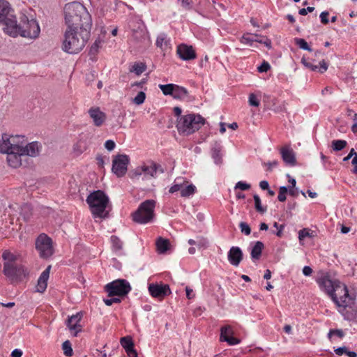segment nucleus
<instances>
[{"label":"nucleus","mask_w":357,"mask_h":357,"mask_svg":"<svg viewBox=\"0 0 357 357\" xmlns=\"http://www.w3.org/2000/svg\"><path fill=\"white\" fill-rule=\"evenodd\" d=\"M317 283L338 307L345 308L353 303V298L349 294L347 287L340 281L324 275L317 280Z\"/></svg>","instance_id":"f257e3e1"},{"label":"nucleus","mask_w":357,"mask_h":357,"mask_svg":"<svg viewBox=\"0 0 357 357\" xmlns=\"http://www.w3.org/2000/svg\"><path fill=\"white\" fill-rule=\"evenodd\" d=\"M91 27H67L63 33L62 50L68 54L82 51L90 38Z\"/></svg>","instance_id":"f03ea898"},{"label":"nucleus","mask_w":357,"mask_h":357,"mask_svg":"<svg viewBox=\"0 0 357 357\" xmlns=\"http://www.w3.org/2000/svg\"><path fill=\"white\" fill-rule=\"evenodd\" d=\"M22 151L27 155L36 157L39 154L40 146L38 142H33L27 144V140L24 135H8L3 134L0 140V152Z\"/></svg>","instance_id":"7ed1b4c3"},{"label":"nucleus","mask_w":357,"mask_h":357,"mask_svg":"<svg viewBox=\"0 0 357 357\" xmlns=\"http://www.w3.org/2000/svg\"><path fill=\"white\" fill-rule=\"evenodd\" d=\"M64 17L67 27H87L92 25L91 15L86 8L78 2L66 4Z\"/></svg>","instance_id":"20e7f679"},{"label":"nucleus","mask_w":357,"mask_h":357,"mask_svg":"<svg viewBox=\"0 0 357 357\" xmlns=\"http://www.w3.org/2000/svg\"><path fill=\"white\" fill-rule=\"evenodd\" d=\"M86 202L94 218H105L108 212L106 211L109 205V197L102 190H96L90 193Z\"/></svg>","instance_id":"39448f33"},{"label":"nucleus","mask_w":357,"mask_h":357,"mask_svg":"<svg viewBox=\"0 0 357 357\" xmlns=\"http://www.w3.org/2000/svg\"><path fill=\"white\" fill-rule=\"evenodd\" d=\"M2 258L5 261L3 273L10 282H17L25 275L23 266L16 263V255L8 250H5L2 254Z\"/></svg>","instance_id":"423d86ee"},{"label":"nucleus","mask_w":357,"mask_h":357,"mask_svg":"<svg viewBox=\"0 0 357 357\" xmlns=\"http://www.w3.org/2000/svg\"><path fill=\"white\" fill-rule=\"evenodd\" d=\"M204 122V119L199 114H187L176 119V127L179 134L189 135L198 130Z\"/></svg>","instance_id":"0eeeda50"},{"label":"nucleus","mask_w":357,"mask_h":357,"mask_svg":"<svg viewBox=\"0 0 357 357\" xmlns=\"http://www.w3.org/2000/svg\"><path fill=\"white\" fill-rule=\"evenodd\" d=\"M40 28L38 22L33 17L23 15L20 18L19 35L22 37L35 40L39 37Z\"/></svg>","instance_id":"6e6552de"},{"label":"nucleus","mask_w":357,"mask_h":357,"mask_svg":"<svg viewBox=\"0 0 357 357\" xmlns=\"http://www.w3.org/2000/svg\"><path fill=\"white\" fill-rule=\"evenodd\" d=\"M155 202L148 199L140 204L137 210L132 214V219L139 224H146L151 222L154 217Z\"/></svg>","instance_id":"1a4fd4ad"},{"label":"nucleus","mask_w":357,"mask_h":357,"mask_svg":"<svg viewBox=\"0 0 357 357\" xmlns=\"http://www.w3.org/2000/svg\"><path fill=\"white\" fill-rule=\"evenodd\" d=\"M180 192L181 197H189L193 195L196 191V186L191 183L186 178L178 177L174 180V184L169 190V193Z\"/></svg>","instance_id":"9d476101"},{"label":"nucleus","mask_w":357,"mask_h":357,"mask_svg":"<svg viewBox=\"0 0 357 357\" xmlns=\"http://www.w3.org/2000/svg\"><path fill=\"white\" fill-rule=\"evenodd\" d=\"M105 290L109 296L127 295L131 290L130 283L123 279L116 280L105 286Z\"/></svg>","instance_id":"9b49d317"},{"label":"nucleus","mask_w":357,"mask_h":357,"mask_svg":"<svg viewBox=\"0 0 357 357\" xmlns=\"http://www.w3.org/2000/svg\"><path fill=\"white\" fill-rule=\"evenodd\" d=\"M158 170L160 172H163L160 165L150 161L136 167L131 173V178H139L142 174L144 176L155 177Z\"/></svg>","instance_id":"f8f14e48"},{"label":"nucleus","mask_w":357,"mask_h":357,"mask_svg":"<svg viewBox=\"0 0 357 357\" xmlns=\"http://www.w3.org/2000/svg\"><path fill=\"white\" fill-rule=\"evenodd\" d=\"M36 248L43 258H48L53 254L52 240L45 234H41L37 238Z\"/></svg>","instance_id":"ddd939ff"},{"label":"nucleus","mask_w":357,"mask_h":357,"mask_svg":"<svg viewBox=\"0 0 357 357\" xmlns=\"http://www.w3.org/2000/svg\"><path fill=\"white\" fill-rule=\"evenodd\" d=\"M130 162L129 157L126 154H119L112 160V172L118 177L123 176Z\"/></svg>","instance_id":"4468645a"},{"label":"nucleus","mask_w":357,"mask_h":357,"mask_svg":"<svg viewBox=\"0 0 357 357\" xmlns=\"http://www.w3.org/2000/svg\"><path fill=\"white\" fill-rule=\"evenodd\" d=\"M92 124L98 128L103 126L107 121V114L98 106H93L87 111Z\"/></svg>","instance_id":"2eb2a0df"},{"label":"nucleus","mask_w":357,"mask_h":357,"mask_svg":"<svg viewBox=\"0 0 357 357\" xmlns=\"http://www.w3.org/2000/svg\"><path fill=\"white\" fill-rule=\"evenodd\" d=\"M148 289L151 296L159 300L163 299L165 296L171 294V290L168 284L152 283L149 285Z\"/></svg>","instance_id":"dca6fc26"},{"label":"nucleus","mask_w":357,"mask_h":357,"mask_svg":"<svg viewBox=\"0 0 357 357\" xmlns=\"http://www.w3.org/2000/svg\"><path fill=\"white\" fill-rule=\"evenodd\" d=\"M3 31L4 32L12 37H17L19 36L20 24H17L16 17L9 14L5 20H3Z\"/></svg>","instance_id":"f3484780"},{"label":"nucleus","mask_w":357,"mask_h":357,"mask_svg":"<svg viewBox=\"0 0 357 357\" xmlns=\"http://www.w3.org/2000/svg\"><path fill=\"white\" fill-rule=\"evenodd\" d=\"M82 319V313L77 312L75 314L68 317L66 321L67 327L68 328L71 334L75 337L77 336L78 333L82 330V326L80 324Z\"/></svg>","instance_id":"a211bd4d"},{"label":"nucleus","mask_w":357,"mask_h":357,"mask_svg":"<svg viewBox=\"0 0 357 357\" xmlns=\"http://www.w3.org/2000/svg\"><path fill=\"white\" fill-rule=\"evenodd\" d=\"M6 153V160L9 166L13 168H17L22 164L23 158L28 156L26 153L22 151H13V150H9L8 152H2Z\"/></svg>","instance_id":"6ab92c4d"},{"label":"nucleus","mask_w":357,"mask_h":357,"mask_svg":"<svg viewBox=\"0 0 357 357\" xmlns=\"http://www.w3.org/2000/svg\"><path fill=\"white\" fill-rule=\"evenodd\" d=\"M132 40L140 48L145 47L149 43L146 31L140 27L133 31Z\"/></svg>","instance_id":"aec40b11"},{"label":"nucleus","mask_w":357,"mask_h":357,"mask_svg":"<svg viewBox=\"0 0 357 357\" xmlns=\"http://www.w3.org/2000/svg\"><path fill=\"white\" fill-rule=\"evenodd\" d=\"M177 54L183 60H192L196 58V54L193 47L187 45L181 44L177 47Z\"/></svg>","instance_id":"412c9836"},{"label":"nucleus","mask_w":357,"mask_h":357,"mask_svg":"<svg viewBox=\"0 0 357 357\" xmlns=\"http://www.w3.org/2000/svg\"><path fill=\"white\" fill-rule=\"evenodd\" d=\"M243 259V252L240 248L233 246L228 252V260L231 265L238 266Z\"/></svg>","instance_id":"4be33fe9"},{"label":"nucleus","mask_w":357,"mask_h":357,"mask_svg":"<svg viewBox=\"0 0 357 357\" xmlns=\"http://www.w3.org/2000/svg\"><path fill=\"white\" fill-rule=\"evenodd\" d=\"M280 153L284 162L291 166L296 165V158L294 153L289 147H282L280 149Z\"/></svg>","instance_id":"5701e85b"},{"label":"nucleus","mask_w":357,"mask_h":357,"mask_svg":"<svg viewBox=\"0 0 357 357\" xmlns=\"http://www.w3.org/2000/svg\"><path fill=\"white\" fill-rule=\"evenodd\" d=\"M51 266H49L40 275L38 280L36 289L38 292L43 293L45 291L47 286Z\"/></svg>","instance_id":"b1692460"},{"label":"nucleus","mask_w":357,"mask_h":357,"mask_svg":"<svg viewBox=\"0 0 357 357\" xmlns=\"http://www.w3.org/2000/svg\"><path fill=\"white\" fill-rule=\"evenodd\" d=\"M301 62L306 68L312 71H318L321 73L326 72L328 67L327 63L324 59L319 62V66L312 64L311 62L307 61L305 58L301 59Z\"/></svg>","instance_id":"393cba45"},{"label":"nucleus","mask_w":357,"mask_h":357,"mask_svg":"<svg viewBox=\"0 0 357 357\" xmlns=\"http://www.w3.org/2000/svg\"><path fill=\"white\" fill-rule=\"evenodd\" d=\"M222 147L220 142H215L212 145L211 150V157L216 165H221L222 162Z\"/></svg>","instance_id":"a878e982"},{"label":"nucleus","mask_w":357,"mask_h":357,"mask_svg":"<svg viewBox=\"0 0 357 357\" xmlns=\"http://www.w3.org/2000/svg\"><path fill=\"white\" fill-rule=\"evenodd\" d=\"M169 241L167 239H165L160 237L156 241L157 251L159 254H164L169 249Z\"/></svg>","instance_id":"bb28decb"},{"label":"nucleus","mask_w":357,"mask_h":357,"mask_svg":"<svg viewBox=\"0 0 357 357\" xmlns=\"http://www.w3.org/2000/svg\"><path fill=\"white\" fill-rule=\"evenodd\" d=\"M10 13L9 3L3 0H0V23Z\"/></svg>","instance_id":"cd10ccee"},{"label":"nucleus","mask_w":357,"mask_h":357,"mask_svg":"<svg viewBox=\"0 0 357 357\" xmlns=\"http://www.w3.org/2000/svg\"><path fill=\"white\" fill-rule=\"evenodd\" d=\"M264 248V243L257 241L251 250V257L253 260H258L261 255Z\"/></svg>","instance_id":"c85d7f7f"},{"label":"nucleus","mask_w":357,"mask_h":357,"mask_svg":"<svg viewBox=\"0 0 357 357\" xmlns=\"http://www.w3.org/2000/svg\"><path fill=\"white\" fill-rule=\"evenodd\" d=\"M156 45L163 50H167L169 48V40L167 39L165 34L162 33L158 36L156 40Z\"/></svg>","instance_id":"c756f323"},{"label":"nucleus","mask_w":357,"mask_h":357,"mask_svg":"<svg viewBox=\"0 0 357 357\" xmlns=\"http://www.w3.org/2000/svg\"><path fill=\"white\" fill-rule=\"evenodd\" d=\"M164 95L172 96L174 98L184 100L187 97L188 91H162Z\"/></svg>","instance_id":"7c9ffc66"},{"label":"nucleus","mask_w":357,"mask_h":357,"mask_svg":"<svg viewBox=\"0 0 357 357\" xmlns=\"http://www.w3.org/2000/svg\"><path fill=\"white\" fill-rule=\"evenodd\" d=\"M146 68V66L145 63L142 62H137L131 66L130 71L135 73L137 75H139L145 71Z\"/></svg>","instance_id":"2f4dec72"},{"label":"nucleus","mask_w":357,"mask_h":357,"mask_svg":"<svg viewBox=\"0 0 357 357\" xmlns=\"http://www.w3.org/2000/svg\"><path fill=\"white\" fill-rule=\"evenodd\" d=\"M120 343L126 351H129L134 347V343L132 338L126 336L121 338Z\"/></svg>","instance_id":"473e14b6"},{"label":"nucleus","mask_w":357,"mask_h":357,"mask_svg":"<svg viewBox=\"0 0 357 357\" xmlns=\"http://www.w3.org/2000/svg\"><path fill=\"white\" fill-rule=\"evenodd\" d=\"M255 42L265 45L268 49L272 47L271 40L266 36L254 34Z\"/></svg>","instance_id":"72a5a7b5"},{"label":"nucleus","mask_w":357,"mask_h":357,"mask_svg":"<svg viewBox=\"0 0 357 357\" xmlns=\"http://www.w3.org/2000/svg\"><path fill=\"white\" fill-rule=\"evenodd\" d=\"M62 349L66 356L70 357L73 354L71 343L69 340H66L62 344Z\"/></svg>","instance_id":"f704fd0d"},{"label":"nucleus","mask_w":357,"mask_h":357,"mask_svg":"<svg viewBox=\"0 0 357 357\" xmlns=\"http://www.w3.org/2000/svg\"><path fill=\"white\" fill-rule=\"evenodd\" d=\"M233 335L232 328L229 326H224L220 330V340L223 341L225 338L229 337Z\"/></svg>","instance_id":"c9c22d12"},{"label":"nucleus","mask_w":357,"mask_h":357,"mask_svg":"<svg viewBox=\"0 0 357 357\" xmlns=\"http://www.w3.org/2000/svg\"><path fill=\"white\" fill-rule=\"evenodd\" d=\"M347 143L345 140L338 139L332 142V147L334 151H338L344 149Z\"/></svg>","instance_id":"e433bc0d"},{"label":"nucleus","mask_w":357,"mask_h":357,"mask_svg":"<svg viewBox=\"0 0 357 357\" xmlns=\"http://www.w3.org/2000/svg\"><path fill=\"white\" fill-rule=\"evenodd\" d=\"M261 96L255 93H251L249 96L248 102L249 105L253 107H258L260 102Z\"/></svg>","instance_id":"4c0bfd02"},{"label":"nucleus","mask_w":357,"mask_h":357,"mask_svg":"<svg viewBox=\"0 0 357 357\" xmlns=\"http://www.w3.org/2000/svg\"><path fill=\"white\" fill-rule=\"evenodd\" d=\"M240 42L242 44L252 46V43L255 42V37H253L250 33H245L240 38Z\"/></svg>","instance_id":"58836bf2"},{"label":"nucleus","mask_w":357,"mask_h":357,"mask_svg":"<svg viewBox=\"0 0 357 357\" xmlns=\"http://www.w3.org/2000/svg\"><path fill=\"white\" fill-rule=\"evenodd\" d=\"M294 41L296 45H298L301 49L312 52V50L310 47L305 40L296 38L294 39Z\"/></svg>","instance_id":"ea45409f"},{"label":"nucleus","mask_w":357,"mask_h":357,"mask_svg":"<svg viewBox=\"0 0 357 357\" xmlns=\"http://www.w3.org/2000/svg\"><path fill=\"white\" fill-rule=\"evenodd\" d=\"M145 98H146L145 93L142 91H140L137 93V95L134 98H132V101L135 105H142L144 102Z\"/></svg>","instance_id":"a19ab883"},{"label":"nucleus","mask_w":357,"mask_h":357,"mask_svg":"<svg viewBox=\"0 0 357 357\" xmlns=\"http://www.w3.org/2000/svg\"><path fill=\"white\" fill-rule=\"evenodd\" d=\"M253 198L255 201V209L259 213H264L266 211V208L262 207L260 197L257 195H255Z\"/></svg>","instance_id":"79ce46f5"},{"label":"nucleus","mask_w":357,"mask_h":357,"mask_svg":"<svg viewBox=\"0 0 357 357\" xmlns=\"http://www.w3.org/2000/svg\"><path fill=\"white\" fill-rule=\"evenodd\" d=\"M111 242L112 247L115 250H119L122 248V243L118 237L112 236L111 237Z\"/></svg>","instance_id":"37998d69"},{"label":"nucleus","mask_w":357,"mask_h":357,"mask_svg":"<svg viewBox=\"0 0 357 357\" xmlns=\"http://www.w3.org/2000/svg\"><path fill=\"white\" fill-rule=\"evenodd\" d=\"M288 192V188L286 186H281L279 189V194L278 199L280 202H284L287 199L286 194Z\"/></svg>","instance_id":"c03bdc74"},{"label":"nucleus","mask_w":357,"mask_h":357,"mask_svg":"<svg viewBox=\"0 0 357 357\" xmlns=\"http://www.w3.org/2000/svg\"><path fill=\"white\" fill-rule=\"evenodd\" d=\"M102 43V41L100 38L96 39L91 47L90 53L96 54L98 49L101 47Z\"/></svg>","instance_id":"a18cd8bd"},{"label":"nucleus","mask_w":357,"mask_h":357,"mask_svg":"<svg viewBox=\"0 0 357 357\" xmlns=\"http://www.w3.org/2000/svg\"><path fill=\"white\" fill-rule=\"evenodd\" d=\"M332 335H336L340 338H342L344 336V333L341 329H332L330 330L328 336L331 338Z\"/></svg>","instance_id":"49530a36"},{"label":"nucleus","mask_w":357,"mask_h":357,"mask_svg":"<svg viewBox=\"0 0 357 357\" xmlns=\"http://www.w3.org/2000/svg\"><path fill=\"white\" fill-rule=\"evenodd\" d=\"M158 87L160 89H185L184 87L177 86L174 84H159Z\"/></svg>","instance_id":"de8ad7c7"},{"label":"nucleus","mask_w":357,"mask_h":357,"mask_svg":"<svg viewBox=\"0 0 357 357\" xmlns=\"http://www.w3.org/2000/svg\"><path fill=\"white\" fill-rule=\"evenodd\" d=\"M239 227H240L242 233L245 234V235L250 234V232H251L250 227L246 222H241L239 224Z\"/></svg>","instance_id":"09e8293b"},{"label":"nucleus","mask_w":357,"mask_h":357,"mask_svg":"<svg viewBox=\"0 0 357 357\" xmlns=\"http://www.w3.org/2000/svg\"><path fill=\"white\" fill-rule=\"evenodd\" d=\"M312 236L308 229H303L298 232V238L301 241L306 237Z\"/></svg>","instance_id":"8fccbe9b"},{"label":"nucleus","mask_w":357,"mask_h":357,"mask_svg":"<svg viewBox=\"0 0 357 357\" xmlns=\"http://www.w3.org/2000/svg\"><path fill=\"white\" fill-rule=\"evenodd\" d=\"M234 188L235 190L240 189L241 190H247L250 188V185L243 181H238V183H236Z\"/></svg>","instance_id":"3c124183"},{"label":"nucleus","mask_w":357,"mask_h":357,"mask_svg":"<svg viewBox=\"0 0 357 357\" xmlns=\"http://www.w3.org/2000/svg\"><path fill=\"white\" fill-rule=\"evenodd\" d=\"M271 68L270 64L267 61H264L258 68L259 73H266Z\"/></svg>","instance_id":"603ef678"},{"label":"nucleus","mask_w":357,"mask_h":357,"mask_svg":"<svg viewBox=\"0 0 357 357\" xmlns=\"http://www.w3.org/2000/svg\"><path fill=\"white\" fill-rule=\"evenodd\" d=\"M223 341L227 342L229 345H236L240 342V340L234 337L233 336V335H231L230 337H229L228 338L227 337L225 338V340Z\"/></svg>","instance_id":"864d4df0"},{"label":"nucleus","mask_w":357,"mask_h":357,"mask_svg":"<svg viewBox=\"0 0 357 357\" xmlns=\"http://www.w3.org/2000/svg\"><path fill=\"white\" fill-rule=\"evenodd\" d=\"M107 158V160H109V158L106 157V156H103L102 155H98L96 156V161H97V165H98V167L100 168H103L104 167V165H105V159Z\"/></svg>","instance_id":"5fc2aeb1"},{"label":"nucleus","mask_w":357,"mask_h":357,"mask_svg":"<svg viewBox=\"0 0 357 357\" xmlns=\"http://www.w3.org/2000/svg\"><path fill=\"white\" fill-rule=\"evenodd\" d=\"M115 146L116 144L113 140L109 139L105 142V148L109 151L114 150Z\"/></svg>","instance_id":"6e6d98bb"},{"label":"nucleus","mask_w":357,"mask_h":357,"mask_svg":"<svg viewBox=\"0 0 357 357\" xmlns=\"http://www.w3.org/2000/svg\"><path fill=\"white\" fill-rule=\"evenodd\" d=\"M120 302H121V299L118 298H112L104 299V303L107 306H110L113 303H119Z\"/></svg>","instance_id":"4d7b16f0"},{"label":"nucleus","mask_w":357,"mask_h":357,"mask_svg":"<svg viewBox=\"0 0 357 357\" xmlns=\"http://www.w3.org/2000/svg\"><path fill=\"white\" fill-rule=\"evenodd\" d=\"M181 2V6L188 10H190L192 8V0H178Z\"/></svg>","instance_id":"13d9d810"},{"label":"nucleus","mask_w":357,"mask_h":357,"mask_svg":"<svg viewBox=\"0 0 357 357\" xmlns=\"http://www.w3.org/2000/svg\"><path fill=\"white\" fill-rule=\"evenodd\" d=\"M208 242L206 238H199L197 240V245L200 248H206L208 246Z\"/></svg>","instance_id":"bf43d9fd"},{"label":"nucleus","mask_w":357,"mask_h":357,"mask_svg":"<svg viewBox=\"0 0 357 357\" xmlns=\"http://www.w3.org/2000/svg\"><path fill=\"white\" fill-rule=\"evenodd\" d=\"M329 15V13L328 11H324L320 14V19L321 23L326 24L328 23V16Z\"/></svg>","instance_id":"052dcab7"},{"label":"nucleus","mask_w":357,"mask_h":357,"mask_svg":"<svg viewBox=\"0 0 357 357\" xmlns=\"http://www.w3.org/2000/svg\"><path fill=\"white\" fill-rule=\"evenodd\" d=\"M347 351L348 350L346 347H338L336 349H335V354L338 356H342L344 354L347 355Z\"/></svg>","instance_id":"680f3d73"},{"label":"nucleus","mask_w":357,"mask_h":357,"mask_svg":"<svg viewBox=\"0 0 357 357\" xmlns=\"http://www.w3.org/2000/svg\"><path fill=\"white\" fill-rule=\"evenodd\" d=\"M273 226H274V227L276 228V229H278V232L276 233V235L278 236H281L282 231L284 228V226L282 225H279L277 222H275Z\"/></svg>","instance_id":"e2e57ef3"},{"label":"nucleus","mask_w":357,"mask_h":357,"mask_svg":"<svg viewBox=\"0 0 357 357\" xmlns=\"http://www.w3.org/2000/svg\"><path fill=\"white\" fill-rule=\"evenodd\" d=\"M312 269L308 266H305L303 268V273L305 276H310L312 274Z\"/></svg>","instance_id":"0e129e2a"},{"label":"nucleus","mask_w":357,"mask_h":357,"mask_svg":"<svg viewBox=\"0 0 357 357\" xmlns=\"http://www.w3.org/2000/svg\"><path fill=\"white\" fill-rule=\"evenodd\" d=\"M22 351L20 349H15L11 353L12 357H22Z\"/></svg>","instance_id":"69168bd1"},{"label":"nucleus","mask_w":357,"mask_h":357,"mask_svg":"<svg viewBox=\"0 0 357 357\" xmlns=\"http://www.w3.org/2000/svg\"><path fill=\"white\" fill-rule=\"evenodd\" d=\"M174 115L177 117L176 119H179L183 115L181 114L182 110L178 107H175L173 109Z\"/></svg>","instance_id":"338daca9"},{"label":"nucleus","mask_w":357,"mask_h":357,"mask_svg":"<svg viewBox=\"0 0 357 357\" xmlns=\"http://www.w3.org/2000/svg\"><path fill=\"white\" fill-rule=\"evenodd\" d=\"M126 353L129 357H137V353L134 348L126 351Z\"/></svg>","instance_id":"774afa93"}]
</instances>
